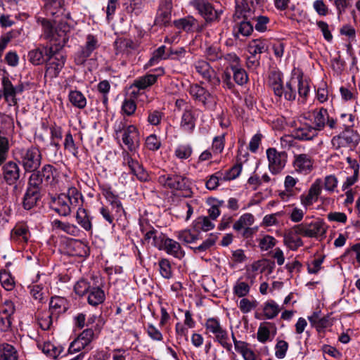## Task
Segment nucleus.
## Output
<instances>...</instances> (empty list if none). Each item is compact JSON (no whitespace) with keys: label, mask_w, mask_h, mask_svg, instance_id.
<instances>
[{"label":"nucleus","mask_w":360,"mask_h":360,"mask_svg":"<svg viewBox=\"0 0 360 360\" xmlns=\"http://www.w3.org/2000/svg\"><path fill=\"white\" fill-rule=\"evenodd\" d=\"M158 182L166 188L183 192L182 196L190 198L193 192L188 179L176 174H162L158 177Z\"/></svg>","instance_id":"nucleus-1"},{"label":"nucleus","mask_w":360,"mask_h":360,"mask_svg":"<svg viewBox=\"0 0 360 360\" xmlns=\"http://www.w3.org/2000/svg\"><path fill=\"white\" fill-rule=\"evenodd\" d=\"M18 162L23 167L25 172H31L39 168L41 164L42 155L37 147L31 146L22 148L17 152Z\"/></svg>","instance_id":"nucleus-2"},{"label":"nucleus","mask_w":360,"mask_h":360,"mask_svg":"<svg viewBox=\"0 0 360 360\" xmlns=\"http://www.w3.org/2000/svg\"><path fill=\"white\" fill-rule=\"evenodd\" d=\"M295 234L307 238L325 237L326 227L323 220L318 219L310 223L306 221L292 227Z\"/></svg>","instance_id":"nucleus-3"},{"label":"nucleus","mask_w":360,"mask_h":360,"mask_svg":"<svg viewBox=\"0 0 360 360\" xmlns=\"http://www.w3.org/2000/svg\"><path fill=\"white\" fill-rule=\"evenodd\" d=\"M205 326L207 333H212L214 335L216 341H217L228 352L231 351L232 345L229 342L228 333L222 328L217 319H207L205 323Z\"/></svg>","instance_id":"nucleus-4"},{"label":"nucleus","mask_w":360,"mask_h":360,"mask_svg":"<svg viewBox=\"0 0 360 360\" xmlns=\"http://www.w3.org/2000/svg\"><path fill=\"white\" fill-rule=\"evenodd\" d=\"M59 49H60L58 47H53V54H49L46 61L47 63L45 76L51 79L58 76L65 63L66 58L58 52Z\"/></svg>","instance_id":"nucleus-5"},{"label":"nucleus","mask_w":360,"mask_h":360,"mask_svg":"<svg viewBox=\"0 0 360 360\" xmlns=\"http://www.w3.org/2000/svg\"><path fill=\"white\" fill-rule=\"evenodd\" d=\"M193 4L206 23H212L219 20L222 11L216 10L207 0H194Z\"/></svg>","instance_id":"nucleus-6"},{"label":"nucleus","mask_w":360,"mask_h":360,"mask_svg":"<svg viewBox=\"0 0 360 360\" xmlns=\"http://www.w3.org/2000/svg\"><path fill=\"white\" fill-rule=\"evenodd\" d=\"M122 165H127L131 171V173L136 176L138 180L142 182L148 181L150 176L146 170L143 168V165L139 162L138 160L134 159L129 154V152L124 150L122 153Z\"/></svg>","instance_id":"nucleus-7"},{"label":"nucleus","mask_w":360,"mask_h":360,"mask_svg":"<svg viewBox=\"0 0 360 360\" xmlns=\"http://www.w3.org/2000/svg\"><path fill=\"white\" fill-rule=\"evenodd\" d=\"M195 68L197 72L211 86L212 89H216L219 86L221 79L209 63L203 60H198L195 63Z\"/></svg>","instance_id":"nucleus-8"},{"label":"nucleus","mask_w":360,"mask_h":360,"mask_svg":"<svg viewBox=\"0 0 360 360\" xmlns=\"http://www.w3.org/2000/svg\"><path fill=\"white\" fill-rule=\"evenodd\" d=\"M266 155L271 172L274 174L280 173L287 162V153L284 151L278 152L275 148H270L266 150Z\"/></svg>","instance_id":"nucleus-9"},{"label":"nucleus","mask_w":360,"mask_h":360,"mask_svg":"<svg viewBox=\"0 0 360 360\" xmlns=\"http://www.w3.org/2000/svg\"><path fill=\"white\" fill-rule=\"evenodd\" d=\"M2 180L7 185H13L18 183L20 179L21 169L19 164L13 160L4 163L1 166Z\"/></svg>","instance_id":"nucleus-10"},{"label":"nucleus","mask_w":360,"mask_h":360,"mask_svg":"<svg viewBox=\"0 0 360 360\" xmlns=\"http://www.w3.org/2000/svg\"><path fill=\"white\" fill-rule=\"evenodd\" d=\"M172 0H160L154 25L159 27L167 26L172 18Z\"/></svg>","instance_id":"nucleus-11"},{"label":"nucleus","mask_w":360,"mask_h":360,"mask_svg":"<svg viewBox=\"0 0 360 360\" xmlns=\"http://www.w3.org/2000/svg\"><path fill=\"white\" fill-rule=\"evenodd\" d=\"M98 46V44L96 37L92 34H88L86 38L85 45L75 54V61L76 64L83 65Z\"/></svg>","instance_id":"nucleus-12"},{"label":"nucleus","mask_w":360,"mask_h":360,"mask_svg":"<svg viewBox=\"0 0 360 360\" xmlns=\"http://www.w3.org/2000/svg\"><path fill=\"white\" fill-rule=\"evenodd\" d=\"M42 190L38 188L37 185L27 183V187L22 198V207L26 210H30L36 207L41 198Z\"/></svg>","instance_id":"nucleus-13"},{"label":"nucleus","mask_w":360,"mask_h":360,"mask_svg":"<svg viewBox=\"0 0 360 360\" xmlns=\"http://www.w3.org/2000/svg\"><path fill=\"white\" fill-rule=\"evenodd\" d=\"M49 207L63 217L69 216L72 212V205H70L65 193H60L57 196L51 195Z\"/></svg>","instance_id":"nucleus-14"},{"label":"nucleus","mask_w":360,"mask_h":360,"mask_svg":"<svg viewBox=\"0 0 360 360\" xmlns=\"http://www.w3.org/2000/svg\"><path fill=\"white\" fill-rule=\"evenodd\" d=\"M302 117L305 120L311 122L314 124L312 127L318 133L325 127L326 118H328V111L326 109L321 108L319 110L304 113Z\"/></svg>","instance_id":"nucleus-15"},{"label":"nucleus","mask_w":360,"mask_h":360,"mask_svg":"<svg viewBox=\"0 0 360 360\" xmlns=\"http://www.w3.org/2000/svg\"><path fill=\"white\" fill-rule=\"evenodd\" d=\"M94 338V332L91 328L84 330L75 340H73L69 347L70 353L78 352L89 345Z\"/></svg>","instance_id":"nucleus-16"},{"label":"nucleus","mask_w":360,"mask_h":360,"mask_svg":"<svg viewBox=\"0 0 360 360\" xmlns=\"http://www.w3.org/2000/svg\"><path fill=\"white\" fill-rule=\"evenodd\" d=\"M122 141L127 146L129 151L134 152L139 146V131L136 127L129 125L123 131Z\"/></svg>","instance_id":"nucleus-17"},{"label":"nucleus","mask_w":360,"mask_h":360,"mask_svg":"<svg viewBox=\"0 0 360 360\" xmlns=\"http://www.w3.org/2000/svg\"><path fill=\"white\" fill-rule=\"evenodd\" d=\"M322 181L317 179L311 186L309 189L308 193L302 195L300 196V201L302 205L307 208L311 205L314 202L318 200V198L321 192Z\"/></svg>","instance_id":"nucleus-18"},{"label":"nucleus","mask_w":360,"mask_h":360,"mask_svg":"<svg viewBox=\"0 0 360 360\" xmlns=\"http://www.w3.org/2000/svg\"><path fill=\"white\" fill-rule=\"evenodd\" d=\"M188 92L195 101L202 103L205 106L211 103L213 98L211 93L198 84H191Z\"/></svg>","instance_id":"nucleus-19"},{"label":"nucleus","mask_w":360,"mask_h":360,"mask_svg":"<svg viewBox=\"0 0 360 360\" xmlns=\"http://www.w3.org/2000/svg\"><path fill=\"white\" fill-rule=\"evenodd\" d=\"M53 46L37 48L28 53L29 60L34 65L44 63L47 60L49 54H53Z\"/></svg>","instance_id":"nucleus-20"},{"label":"nucleus","mask_w":360,"mask_h":360,"mask_svg":"<svg viewBox=\"0 0 360 360\" xmlns=\"http://www.w3.org/2000/svg\"><path fill=\"white\" fill-rule=\"evenodd\" d=\"M318 135L317 131L308 123H304L292 131V136L300 141H310Z\"/></svg>","instance_id":"nucleus-21"},{"label":"nucleus","mask_w":360,"mask_h":360,"mask_svg":"<svg viewBox=\"0 0 360 360\" xmlns=\"http://www.w3.org/2000/svg\"><path fill=\"white\" fill-rule=\"evenodd\" d=\"M293 165L297 172L308 174L312 169L313 161L311 158L307 154L296 155Z\"/></svg>","instance_id":"nucleus-22"},{"label":"nucleus","mask_w":360,"mask_h":360,"mask_svg":"<svg viewBox=\"0 0 360 360\" xmlns=\"http://www.w3.org/2000/svg\"><path fill=\"white\" fill-rule=\"evenodd\" d=\"M175 26L186 32L198 31L201 32L205 28V25H200L197 20L192 16H187L174 21Z\"/></svg>","instance_id":"nucleus-23"},{"label":"nucleus","mask_w":360,"mask_h":360,"mask_svg":"<svg viewBox=\"0 0 360 360\" xmlns=\"http://www.w3.org/2000/svg\"><path fill=\"white\" fill-rule=\"evenodd\" d=\"M70 32V26L67 22L61 21L55 27V44L56 47L61 49L68 41V33Z\"/></svg>","instance_id":"nucleus-24"},{"label":"nucleus","mask_w":360,"mask_h":360,"mask_svg":"<svg viewBox=\"0 0 360 360\" xmlns=\"http://www.w3.org/2000/svg\"><path fill=\"white\" fill-rule=\"evenodd\" d=\"M161 250H164L167 254L179 259L183 258L185 255V252L182 250L180 244L169 238L165 237Z\"/></svg>","instance_id":"nucleus-25"},{"label":"nucleus","mask_w":360,"mask_h":360,"mask_svg":"<svg viewBox=\"0 0 360 360\" xmlns=\"http://www.w3.org/2000/svg\"><path fill=\"white\" fill-rule=\"evenodd\" d=\"M101 191L103 195L117 213L124 211L118 195L115 194L110 186H102Z\"/></svg>","instance_id":"nucleus-26"},{"label":"nucleus","mask_w":360,"mask_h":360,"mask_svg":"<svg viewBox=\"0 0 360 360\" xmlns=\"http://www.w3.org/2000/svg\"><path fill=\"white\" fill-rule=\"evenodd\" d=\"M76 221L77 224L86 231L91 232L93 229L92 217L88 211L82 207L78 208L76 213Z\"/></svg>","instance_id":"nucleus-27"},{"label":"nucleus","mask_w":360,"mask_h":360,"mask_svg":"<svg viewBox=\"0 0 360 360\" xmlns=\"http://www.w3.org/2000/svg\"><path fill=\"white\" fill-rule=\"evenodd\" d=\"M87 295L88 303L94 307L102 304L105 299V292L103 289L99 286H95L94 285H92L89 289Z\"/></svg>","instance_id":"nucleus-28"},{"label":"nucleus","mask_w":360,"mask_h":360,"mask_svg":"<svg viewBox=\"0 0 360 360\" xmlns=\"http://www.w3.org/2000/svg\"><path fill=\"white\" fill-rule=\"evenodd\" d=\"M68 309L67 300L61 297H52L49 303V313L57 317Z\"/></svg>","instance_id":"nucleus-29"},{"label":"nucleus","mask_w":360,"mask_h":360,"mask_svg":"<svg viewBox=\"0 0 360 360\" xmlns=\"http://www.w3.org/2000/svg\"><path fill=\"white\" fill-rule=\"evenodd\" d=\"M255 11H251L248 4L245 0H238L236 1L235 19L243 18L245 20L252 19Z\"/></svg>","instance_id":"nucleus-30"},{"label":"nucleus","mask_w":360,"mask_h":360,"mask_svg":"<svg viewBox=\"0 0 360 360\" xmlns=\"http://www.w3.org/2000/svg\"><path fill=\"white\" fill-rule=\"evenodd\" d=\"M165 238V236L162 233H158L154 228H151L144 236L145 241L150 243V240L152 239L151 244L159 250H161Z\"/></svg>","instance_id":"nucleus-31"},{"label":"nucleus","mask_w":360,"mask_h":360,"mask_svg":"<svg viewBox=\"0 0 360 360\" xmlns=\"http://www.w3.org/2000/svg\"><path fill=\"white\" fill-rule=\"evenodd\" d=\"M52 224L55 229H60L72 236H78L80 232V230L76 225L68 222H63L58 219H55Z\"/></svg>","instance_id":"nucleus-32"},{"label":"nucleus","mask_w":360,"mask_h":360,"mask_svg":"<svg viewBox=\"0 0 360 360\" xmlns=\"http://www.w3.org/2000/svg\"><path fill=\"white\" fill-rule=\"evenodd\" d=\"M16 349L11 345L3 343L0 345V360H18Z\"/></svg>","instance_id":"nucleus-33"},{"label":"nucleus","mask_w":360,"mask_h":360,"mask_svg":"<svg viewBox=\"0 0 360 360\" xmlns=\"http://www.w3.org/2000/svg\"><path fill=\"white\" fill-rule=\"evenodd\" d=\"M195 126L194 113L191 110H186L181 117V127L188 132H192Z\"/></svg>","instance_id":"nucleus-34"},{"label":"nucleus","mask_w":360,"mask_h":360,"mask_svg":"<svg viewBox=\"0 0 360 360\" xmlns=\"http://www.w3.org/2000/svg\"><path fill=\"white\" fill-rule=\"evenodd\" d=\"M268 50V43L264 39H253L248 46V51L250 55L257 56L266 52Z\"/></svg>","instance_id":"nucleus-35"},{"label":"nucleus","mask_w":360,"mask_h":360,"mask_svg":"<svg viewBox=\"0 0 360 360\" xmlns=\"http://www.w3.org/2000/svg\"><path fill=\"white\" fill-rule=\"evenodd\" d=\"M268 83L269 86L273 90L274 94H281V86L283 81L281 74L277 71H272L270 72L268 78Z\"/></svg>","instance_id":"nucleus-36"},{"label":"nucleus","mask_w":360,"mask_h":360,"mask_svg":"<svg viewBox=\"0 0 360 360\" xmlns=\"http://www.w3.org/2000/svg\"><path fill=\"white\" fill-rule=\"evenodd\" d=\"M68 98L71 104L75 108L84 109L86 105V99L79 91H70Z\"/></svg>","instance_id":"nucleus-37"},{"label":"nucleus","mask_w":360,"mask_h":360,"mask_svg":"<svg viewBox=\"0 0 360 360\" xmlns=\"http://www.w3.org/2000/svg\"><path fill=\"white\" fill-rule=\"evenodd\" d=\"M156 75L148 74L134 80L133 86L139 89H145L155 84L157 81Z\"/></svg>","instance_id":"nucleus-38"},{"label":"nucleus","mask_w":360,"mask_h":360,"mask_svg":"<svg viewBox=\"0 0 360 360\" xmlns=\"http://www.w3.org/2000/svg\"><path fill=\"white\" fill-rule=\"evenodd\" d=\"M72 249L71 255L77 257H86L89 255V248L84 243L79 240L72 241L69 246Z\"/></svg>","instance_id":"nucleus-39"},{"label":"nucleus","mask_w":360,"mask_h":360,"mask_svg":"<svg viewBox=\"0 0 360 360\" xmlns=\"http://www.w3.org/2000/svg\"><path fill=\"white\" fill-rule=\"evenodd\" d=\"M37 22L40 23L42 27L44 39L51 41H55V28L52 23L46 18H39Z\"/></svg>","instance_id":"nucleus-40"},{"label":"nucleus","mask_w":360,"mask_h":360,"mask_svg":"<svg viewBox=\"0 0 360 360\" xmlns=\"http://www.w3.org/2000/svg\"><path fill=\"white\" fill-rule=\"evenodd\" d=\"M255 221L254 216L250 213H245L240 216L238 221L233 224V229L239 231L243 229L251 226Z\"/></svg>","instance_id":"nucleus-41"},{"label":"nucleus","mask_w":360,"mask_h":360,"mask_svg":"<svg viewBox=\"0 0 360 360\" xmlns=\"http://www.w3.org/2000/svg\"><path fill=\"white\" fill-rule=\"evenodd\" d=\"M233 73V79L238 85H243L248 81V76L245 70L240 68L239 65H231L230 66Z\"/></svg>","instance_id":"nucleus-42"},{"label":"nucleus","mask_w":360,"mask_h":360,"mask_svg":"<svg viewBox=\"0 0 360 360\" xmlns=\"http://www.w3.org/2000/svg\"><path fill=\"white\" fill-rule=\"evenodd\" d=\"M292 82V81L290 80V82L286 83L285 86H283V84H282L281 89L282 93L280 94H275V96L280 98L283 96L284 98L287 101H294L296 98V91L293 87Z\"/></svg>","instance_id":"nucleus-43"},{"label":"nucleus","mask_w":360,"mask_h":360,"mask_svg":"<svg viewBox=\"0 0 360 360\" xmlns=\"http://www.w3.org/2000/svg\"><path fill=\"white\" fill-rule=\"evenodd\" d=\"M263 311L266 319H272L278 314L280 309L274 300H269L264 303Z\"/></svg>","instance_id":"nucleus-44"},{"label":"nucleus","mask_w":360,"mask_h":360,"mask_svg":"<svg viewBox=\"0 0 360 360\" xmlns=\"http://www.w3.org/2000/svg\"><path fill=\"white\" fill-rule=\"evenodd\" d=\"M31 175L28 178V184H30V181H32V184H34L36 182V185H37L38 188L43 190L45 186H47L49 184L46 183L45 179L43 177V173L41 172V169H37L31 172Z\"/></svg>","instance_id":"nucleus-45"},{"label":"nucleus","mask_w":360,"mask_h":360,"mask_svg":"<svg viewBox=\"0 0 360 360\" xmlns=\"http://www.w3.org/2000/svg\"><path fill=\"white\" fill-rule=\"evenodd\" d=\"M41 172L43 173L44 179L49 185H52L55 182L56 169L53 165L50 164L44 165Z\"/></svg>","instance_id":"nucleus-46"},{"label":"nucleus","mask_w":360,"mask_h":360,"mask_svg":"<svg viewBox=\"0 0 360 360\" xmlns=\"http://www.w3.org/2000/svg\"><path fill=\"white\" fill-rule=\"evenodd\" d=\"M236 352L242 355L244 360H262L255 352L250 348V344L246 342L242 347L237 345Z\"/></svg>","instance_id":"nucleus-47"},{"label":"nucleus","mask_w":360,"mask_h":360,"mask_svg":"<svg viewBox=\"0 0 360 360\" xmlns=\"http://www.w3.org/2000/svg\"><path fill=\"white\" fill-rule=\"evenodd\" d=\"M217 239V236L210 234V237L204 240L200 245L196 247L190 246V248L192 249L195 254L205 252L215 244Z\"/></svg>","instance_id":"nucleus-48"},{"label":"nucleus","mask_w":360,"mask_h":360,"mask_svg":"<svg viewBox=\"0 0 360 360\" xmlns=\"http://www.w3.org/2000/svg\"><path fill=\"white\" fill-rule=\"evenodd\" d=\"M252 21H255V28L257 31L263 32L267 30V25L269 23V18L267 16L253 14Z\"/></svg>","instance_id":"nucleus-49"},{"label":"nucleus","mask_w":360,"mask_h":360,"mask_svg":"<svg viewBox=\"0 0 360 360\" xmlns=\"http://www.w3.org/2000/svg\"><path fill=\"white\" fill-rule=\"evenodd\" d=\"M116 49L120 52H129L136 49V44L130 39H118L115 41Z\"/></svg>","instance_id":"nucleus-50"},{"label":"nucleus","mask_w":360,"mask_h":360,"mask_svg":"<svg viewBox=\"0 0 360 360\" xmlns=\"http://www.w3.org/2000/svg\"><path fill=\"white\" fill-rule=\"evenodd\" d=\"M250 290V285L244 281L238 280L233 285V294L238 297H245Z\"/></svg>","instance_id":"nucleus-51"},{"label":"nucleus","mask_w":360,"mask_h":360,"mask_svg":"<svg viewBox=\"0 0 360 360\" xmlns=\"http://www.w3.org/2000/svg\"><path fill=\"white\" fill-rule=\"evenodd\" d=\"M65 195L68 199V202L72 207H76L79 205V200H83L82 195L75 187H70L68 188L67 193Z\"/></svg>","instance_id":"nucleus-52"},{"label":"nucleus","mask_w":360,"mask_h":360,"mask_svg":"<svg viewBox=\"0 0 360 360\" xmlns=\"http://www.w3.org/2000/svg\"><path fill=\"white\" fill-rule=\"evenodd\" d=\"M284 243L292 250L303 245L302 240L299 237H295L292 233H288L284 236Z\"/></svg>","instance_id":"nucleus-53"},{"label":"nucleus","mask_w":360,"mask_h":360,"mask_svg":"<svg viewBox=\"0 0 360 360\" xmlns=\"http://www.w3.org/2000/svg\"><path fill=\"white\" fill-rule=\"evenodd\" d=\"M63 0H47L45 4L46 12L51 15H56L63 6Z\"/></svg>","instance_id":"nucleus-54"},{"label":"nucleus","mask_w":360,"mask_h":360,"mask_svg":"<svg viewBox=\"0 0 360 360\" xmlns=\"http://www.w3.org/2000/svg\"><path fill=\"white\" fill-rule=\"evenodd\" d=\"M205 54L206 58L210 61H216L222 58V53L218 46L212 45L208 46Z\"/></svg>","instance_id":"nucleus-55"},{"label":"nucleus","mask_w":360,"mask_h":360,"mask_svg":"<svg viewBox=\"0 0 360 360\" xmlns=\"http://www.w3.org/2000/svg\"><path fill=\"white\" fill-rule=\"evenodd\" d=\"M242 171V163H236L231 169L223 173V181H231L237 178Z\"/></svg>","instance_id":"nucleus-56"},{"label":"nucleus","mask_w":360,"mask_h":360,"mask_svg":"<svg viewBox=\"0 0 360 360\" xmlns=\"http://www.w3.org/2000/svg\"><path fill=\"white\" fill-rule=\"evenodd\" d=\"M251 20L243 19L240 23L237 25L238 33L244 37L250 36L253 32V25L250 21Z\"/></svg>","instance_id":"nucleus-57"},{"label":"nucleus","mask_w":360,"mask_h":360,"mask_svg":"<svg viewBox=\"0 0 360 360\" xmlns=\"http://www.w3.org/2000/svg\"><path fill=\"white\" fill-rule=\"evenodd\" d=\"M41 350L46 356L56 358L61 352V349L50 342H44Z\"/></svg>","instance_id":"nucleus-58"},{"label":"nucleus","mask_w":360,"mask_h":360,"mask_svg":"<svg viewBox=\"0 0 360 360\" xmlns=\"http://www.w3.org/2000/svg\"><path fill=\"white\" fill-rule=\"evenodd\" d=\"M9 150L8 139L6 136L0 137V166H1L8 158Z\"/></svg>","instance_id":"nucleus-59"},{"label":"nucleus","mask_w":360,"mask_h":360,"mask_svg":"<svg viewBox=\"0 0 360 360\" xmlns=\"http://www.w3.org/2000/svg\"><path fill=\"white\" fill-rule=\"evenodd\" d=\"M92 285L84 279H81L77 282L74 286V290L79 296H84L87 294Z\"/></svg>","instance_id":"nucleus-60"},{"label":"nucleus","mask_w":360,"mask_h":360,"mask_svg":"<svg viewBox=\"0 0 360 360\" xmlns=\"http://www.w3.org/2000/svg\"><path fill=\"white\" fill-rule=\"evenodd\" d=\"M223 172L219 171L212 174L209 179L206 181V188L209 190H214L219 186V180L223 181Z\"/></svg>","instance_id":"nucleus-61"},{"label":"nucleus","mask_w":360,"mask_h":360,"mask_svg":"<svg viewBox=\"0 0 360 360\" xmlns=\"http://www.w3.org/2000/svg\"><path fill=\"white\" fill-rule=\"evenodd\" d=\"M210 218L208 217H200L197 219L196 224L195 225V227L197 229H200L202 230L203 231H208L210 230H212L214 225V224L210 221Z\"/></svg>","instance_id":"nucleus-62"},{"label":"nucleus","mask_w":360,"mask_h":360,"mask_svg":"<svg viewBox=\"0 0 360 360\" xmlns=\"http://www.w3.org/2000/svg\"><path fill=\"white\" fill-rule=\"evenodd\" d=\"M258 302L256 300L250 301L247 298L243 297L239 302V309L243 314H248L256 308Z\"/></svg>","instance_id":"nucleus-63"},{"label":"nucleus","mask_w":360,"mask_h":360,"mask_svg":"<svg viewBox=\"0 0 360 360\" xmlns=\"http://www.w3.org/2000/svg\"><path fill=\"white\" fill-rule=\"evenodd\" d=\"M168 58H169V55H168V49H167L165 46H161L153 52V55L150 60V63L153 64L155 61L158 62L159 60H166Z\"/></svg>","instance_id":"nucleus-64"}]
</instances>
